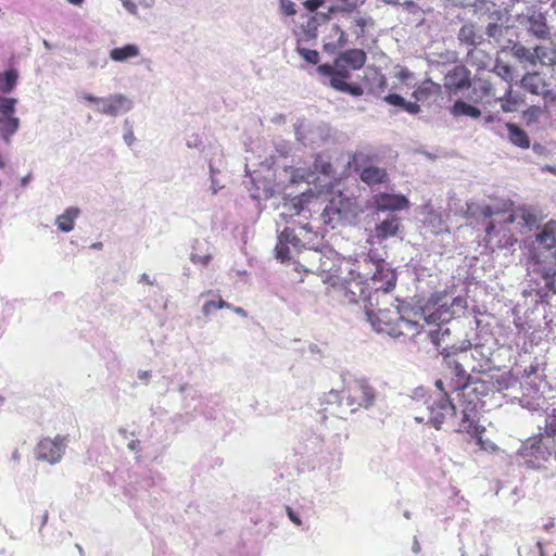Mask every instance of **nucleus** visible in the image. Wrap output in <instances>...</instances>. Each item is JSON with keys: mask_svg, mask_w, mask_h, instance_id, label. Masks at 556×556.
Instances as JSON below:
<instances>
[{"mask_svg": "<svg viewBox=\"0 0 556 556\" xmlns=\"http://www.w3.org/2000/svg\"><path fill=\"white\" fill-rule=\"evenodd\" d=\"M275 252L281 262L292 261L293 270L299 274L301 270L314 274L319 268L317 263L321 260V250L302 245L290 228H285L279 235Z\"/></svg>", "mask_w": 556, "mask_h": 556, "instance_id": "1", "label": "nucleus"}, {"mask_svg": "<svg viewBox=\"0 0 556 556\" xmlns=\"http://www.w3.org/2000/svg\"><path fill=\"white\" fill-rule=\"evenodd\" d=\"M367 321L378 333H386L392 338L415 337L420 333L422 326L419 321L402 316L397 305L366 312Z\"/></svg>", "mask_w": 556, "mask_h": 556, "instance_id": "2", "label": "nucleus"}, {"mask_svg": "<svg viewBox=\"0 0 556 556\" xmlns=\"http://www.w3.org/2000/svg\"><path fill=\"white\" fill-rule=\"evenodd\" d=\"M376 399L374 388L364 378H350L344 380L342 390H331L328 402H339L348 412L355 413L362 408H369Z\"/></svg>", "mask_w": 556, "mask_h": 556, "instance_id": "3", "label": "nucleus"}, {"mask_svg": "<svg viewBox=\"0 0 556 556\" xmlns=\"http://www.w3.org/2000/svg\"><path fill=\"white\" fill-rule=\"evenodd\" d=\"M357 214L355 200L342 193L333 195L321 212L324 224L331 229L353 219Z\"/></svg>", "mask_w": 556, "mask_h": 556, "instance_id": "4", "label": "nucleus"}, {"mask_svg": "<svg viewBox=\"0 0 556 556\" xmlns=\"http://www.w3.org/2000/svg\"><path fill=\"white\" fill-rule=\"evenodd\" d=\"M320 76L329 78V85L334 90L359 97L364 93L363 88L357 84H349L351 77L350 67L345 64L338 63V58L334 59L333 64H320L316 68Z\"/></svg>", "mask_w": 556, "mask_h": 556, "instance_id": "5", "label": "nucleus"}, {"mask_svg": "<svg viewBox=\"0 0 556 556\" xmlns=\"http://www.w3.org/2000/svg\"><path fill=\"white\" fill-rule=\"evenodd\" d=\"M363 265L365 267L371 268L374 267V271L358 273L357 276L363 281H371V288L376 291L389 292L391 289L395 287L396 276L393 270L388 268L383 261L381 260H372L370 257H365L363 260Z\"/></svg>", "mask_w": 556, "mask_h": 556, "instance_id": "6", "label": "nucleus"}, {"mask_svg": "<svg viewBox=\"0 0 556 556\" xmlns=\"http://www.w3.org/2000/svg\"><path fill=\"white\" fill-rule=\"evenodd\" d=\"M444 363L451 370L453 389L458 391V397H469L471 393L478 392L479 384L483 387L480 380H472L471 376L464 368L463 363L454 355L445 354Z\"/></svg>", "mask_w": 556, "mask_h": 556, "instance_id": "7", "label": "nucleus"}, {"mask_svg": "<svg viewBox=\"0 0 556 556\" xmlns=\"http://www.w3.org/2000/svg\"><path fill=\"white\" fill-rule=\"evenodd\" d=\"M459 410L460 417L456 431L466 432L468 434L471 433H485L486 429L484 426L480 425V399L476 396L475 399L469 397H460L459 399Z\"/></svg>", "mask_w": 556, "mask_h": 556, "instance_id": "8", "label": "nucleus"}, {"mask_svg": "<svg viewBox=\"0 0 556 556\" xmlns=\"http://www.w3.org/2000/svg\"><path fill=\"white\" fill-rule=\"evenodd\" d=\"M372 160L374 156L363 151H357L352 155L350 164L356 172H359V178L364 184L375 186L387 182L389 176L386 168L374 165L365 166Z\"/></svg>", "mask_w": 556, "mask_h": 556, "instance_id": "9", "label": "nucleus"}, {"mask_svg": "<svg viewBox=\"0 0 556 556\" xmlns=\"http://www.w3.org/2000/svg\"><path fill=\"white\" fill-rule=\"evenodd\" d=\"M65 443L66 438L61 435H56L54 439H41L35 450L36 458L52 465L56 464L63 456Z\"/></svg>", "mask_w": 556, "mask_h": 556, "instance_id": "10", "label": "nucleus"}, {"mask_svg": "<svg viewBox=\"0 0 556 556\" xmlns=\"http://www.w3.org/2000/svg\"><path fill=\"white\" fill-rule=\"evenodd\" d=\"M429 410V420L437 429H440L447 419L457 415V407L450 401L446 392H443L442 396L432 403Z\"/></svg>", "mask_w": 556, "mask_h": 556, "instance_id": "11", "label": "nucleus"}, {"mask_svg": "<svg viewBox=\"0 0 556 556\" xmlns=\"http://www.w3.org/2000/svg\"><path fill=\"white\" fill-rule=\"evenodd\" d=\"M374 203L377 211H401L409 205L408 199L403 194H392L380 192L374 197Z\"/></svg>", "mask_w": 556, "mask_h": 556, "instance_id": "12", "label": "nucleus"}, {"mask_svg": "<svg viewBox=\"0 0 556 556\" xmlns=\"http://www.w3.org/2000/svg\"><path fill=\"white\" fill-rule=\"evenodd\" d=\"M101 104L102 106L99 109V112L110 116H116L131 109V101L123 94H112L108 98H102Z\"/></svg>", "mask_w": 556, "mask_h": 556, "instance_id": "13", "label": "nucleus"}, {"mask_svg": "<svg viewBox=\"0 0 556 556\" xmlns=\"http://www.w3.org/2000/svg\"><path fill=\"white\" fill-rule=\"evenodd\" d=\"M337 58L339 65L345 64L351 71L363 68L367 61L366 52L362 49H349L341 52Z\"/></svg>", "mask_w": 556, "mask_h": 556, "instance_id": "14", "label": "nucleus"}, {"mask_svg": "<svg viewBox=\"0 0 556 556\" xmlns=\"http://www.w3.org/2000/svg\"><path fill=\"white\" fill-rule=\"evenodd\" d=\"M448 87L459 91L470 87V72L465 66L454 67L447 75Z\"/></svg>", "mask_w": 556, "mask_h": 556, "instance_id": "15", "label": "nucleus"}, {"mask_svg": "<svg viewBox=\"0 0 556 556\" xmlns=\"http://www.w3.org/2000/svg\"><path fill=\"white\" fill-rule=\"evenodd\" d=\"M441 93V86L431 79L424 80L413 92L416 101H432Z\"/></svg>", "mask_w": 556, "mask_h": 556, "instance_id": "16", "label": "nucleus"}, {"mask_svg": "<svg viewBox=\"0 0 556 556\" xmlns=\"http://www.w3.org/2000/svg\"><path fill=\"white\" fill-rule=\"evenodd\" d=\"M520 84L523 89L529 91L532 94H543L547 93L546 83L544 78L536 72L527 73L520 80Z\"/></svg>", "mask_w": 556, "mask_h": 556, "instance_id": "17", "label": "nucleus"}, {"mask_svg": "<svg viewBox=\"0 0 556 556\" xmlns=\"http://www.w3.org/2000/svg\"><path fill=\"white\" fill-rule=\"evenodd\" d=\"M318 27L319 25L315 21V17H312L311 15L305 23L301 24L298 30H294L296 43H307L316 40L318 36Z\"/></svg>", "mask_w": 556, "mask_h": 556, "instance_id": "18", "label": "nucleus"}, {"mask_svg": "<svg viewBox=\"0 0 556 556\" xmlns=\"http://www.w3.org/2000/svg\"><path fill=\"white\" fill-rule=\"evenodd\" d=\"M529 31L539 39H547L549 37V27L546 18L542 13H533L528 17Z\"/></svg>", "mask_w": 556, "mask_h": 556, "instance_id": "19", "label": "nucleus"}, {"mask_svg": "<svg viewBox=\"0 0 556 556\" xmlns=\"http://www.w3.org/2000/svg\"><path fill=\"white\" fill-rule=\"evenodd\" d=\"M536 241L545 249L556 247V220L549 219L535 236Z\"/></svg>", "mask_w": 556, "mask_h": 556, "instance_id": "20", "label": "nucleus"}, {"mask_svg": "<svg viewBox=\"0 0 556 556\" xmlns=\"http://www.w3.org/2000/svg\"><path fill=\"white\" fill-rule=\"evenodd\" d=\"M400 229V219L391 216L375 227V236L378 240L382 241L389 237H394Z\"/></svg>", "mask_w": 556, "mask_h": 556, "instance_id": "21", "label": "nucleus"}, {"mask_svg": "<svg viewBox=\"0 0 556 556\" xmlns=\"http://www.w3.org/2000/svg\"><path fill=\"white\" fill-rule=\"evenodd\" d=\"M508 132V140L514 146L520 149H529L531 141L528 134L514 123H506L505 125Z\"/></svg>", "mask_w": 556, "mask_h": 556, "instance_id": "22", "label": "nucleus"}, {"mask_svg": "<svg viewBox=\"0 0 556 556\" xmlns=\"http://www.w3.org/2000/svg\"><path fill=\"white\" fill-rule=\"evenodd\" d=\"M503 112L510 113L516 112L520 105L525 102L521 94L513 91L511 86L506 90L505 94L498 98Z\"/></svg>", "mask_w": 556, "mask_h": 556, "instance_id": "23", "label": "nucleus"}, {"mask_svg": "<svg viewBox=\"0 0 556 556\" xmlns=\"http://www.w3.org/2000/svg\"><path fill=\"white\" fill-rule=\"evenodd\" d=\"M79 215L77 207H68L63 214L58 216L56 226L63 232H68L74 229L75 220Z\"/></svg>", "mask_w": 556, "mask_h": 556, "instance_id": "24", "label": "nucleus"}, {"mask_svg": "<svg viewBox=\"0 0 556 556\" xmlns=\"http://www.w3.org/2000/svg\"><path fill=\"white\" fill-rule=\"evenodd\" d=\"M139 55V48L134 43L114 48L110 51V58L115 62H124Z\"/></svg>", "mask_w": 556, "mask_h": 556, "instance_id": "25", "label": "nucleus"}, {"mask_svg": "<svg viewBox=\"0 0 556 556\" xmlns=\"http://www.w3.org/2000/svg\"><path fill=\"white\" fill-rule=\"evenodd\" d=\"M451 113L455 117L469 116L472 118H478L481 115V111L478 108L468 104L462 100L455 101V103L451 108Z\"/></svg>", "mask_w": 556, "mask_h": 556, "instance_id": "26", "label": "nucleus"}, {"mask_svg": "<svg viewBox=\"0 0 556 556\" xmlns=\"http://www.w3.org/2000/svg\"><path fill=\"white\" fill-rule=\"evenodd\" d=\"M20 126L17 117L12 115L0 117V136L5 142L10 141V137L16 132Z\"/></svg>", "mask_w": 556, "mask_h": 556, "instance_id": "27", "label": "nucleus"}, {"mask_svg": "<svg viewBox=\"0 0 556 556\" xmlns=\"http://www.w3.org/2000/svg\"><path fill=\"white\" fill-rule=\"evenodd\" d=\"M18 72L15 68H10L0 73V91L3 93L11 92L17 83Z\"/></svg>", "mask_w": 556, "mask_h": 556, "instance_id": "28", "label": "nucleus"}, {"mask_svg": "<svg viewBox=\"0 0 556 556\" xmlns=\"http://www.w3.org/2000/svg\"><path fill=\"white\" fill-rule=\"evenodd\" d=\"M305 43H295L296 53L303 58L307 64L317 65L320 61V55L317 50L307 49Z\"/></svg>", "mask_w": 556, "mask_h": 556, "instance_id": "29", "label": "nucleus"}, {"mask_svg": "<svg viewBox=\"0 0 556 556\" xmlns=\"http://www.w3.org/2000/svg\"><path fill=\"white\" fill-rule=\"evenodd\" d=\"M492 84L485 79H478L473 84L472 93L476 96L475 100H481L492 94Z\"/></svg>", "mask_w": 556, "mask_h": 556, "instance_id": "30", "label": "nucleus"}, {"mask_svg": "<svg viewBox=\"0 0 556 556\" xmlns=\"http://www.w3.org/2000/svg\"><path fill=\"white\" fill-rule=\"evenodd\" d=\"M458 39L460 42L466 43L468 46L477 45V34L473 25L466 24L463 25L458 33Z\"/></svg>", "mask_w": 556, "mask_h": 556, "instance_id": "31", "label": "nucleus"}, {"mask_svg": "<svg viewBox=\"0 0 556 556\" xmlns=\"http://www.w3.org/2000/svg\"><path fill=\"white\" fill-rule=\"evenodd\" d=\"M471 438L476 439L477 445L479 448L486 453H494L498 450L497 445L492 442L491 440L484 439V433H480L477 431V433L469 434Z\"/></svg>", "mask_w": 556, "mask_h": 556, "instance_id": "32", "label": "nucleus"}, {"mask_svg": "<svg viewBox=\"0 0 556 556\" xmlns=\"http://www.w3.org/2000/svg\"><path fill=\"white\" fill-rule=\"evenodd\" d=\"M445 336H450V329L447 327H444L443 325H437L435 329H431L429 331V337L431 339V342L437 348H440L442 345V342H444Z\"/></svg>", "mask_w": 556, "mask_h": 556, "instance_id": "33", "label": "nucleus"}, {"mask_svg": "<svg viewBox=\"0 0 556 556\" xmlns=\"http://www.w3.org/2000/svg\"><path fill=\"white\" fill-rule=\"evenodd\" d=\"M230 307H231V305L229 303H227L223 299L218 298L217 300L206 301L203 304L202 312L205 316H208L216 309L230 308Z\"/></svg>", "mask_w": 556, "mask_h": 556, "instance_id": "34", "label": "nucleus"}, {"mask_svg": "<svg viewBox=\"0 0 556 556\" xmlns=\"http://www.w3.org/2000/svg\"><path fill=\"white\" fill-rule=\"evenodd\" d=\"M534 63L546 64V61H552L551 51L544 46H536L533 49Z\"/></svg>", "mask_w": 556, "mask_h": 556, "instance_id": "35", "label": "nucleus"}, {"mask_svg": "<svg viewBox=\"0 0 556 556\" xmlns=\"http://www.w3.org/2000/svg\"><path fill=\"white\" fill-rule=\"evenodd\" d=\"M317 265L320 268H318V270H316L314 274L319 275V276H323L324 274L331 273V270L334 267L333 260L329 256H326L323 252H321V260H320V262L317 263Z\"/></svg>", "mask_w": 556, "mask_h": 556, "instance_id": "36", "label": "nucleus"}, {"mask_svg": "<svg viewBox=\"0 0 556 556\" xmlns=\"http://www.w3.org/2000/svg\"><path fill=\"white\" fill-rule=\"evenodd\" d=\"M16 100L13 98L0 97V113L2 117L10 116L14 113Z\"/></svg>", "mask_w": 556, "mask_h": 556, "instance_id": "37", "label": "nucleus"}, {"mask_svg": "<svg viewBox=\"0 0 556 556\" xmlns=\"http://www.w3.org/2000/svg\"><path fill=\"white\" fill-rule=\"evenodd\" d=\"M279 12L283 16H294L296 14L295 3L291 0H279Z\"/></svg>", "mask_w": 556, "mask_h": 556, "instance_id": "38", "label": "nucleus"}, {"mask_svg": "<svg viewBox=\"0 0 556 556\" xmlns=\"http://www.w3.org/2000/svg\"><path fill=\"white\" fill-rule=\"evenodd\" d=\"M345 9L340 7H331L326 13H314L312 17H315V21L320 26L324 23H327L331 18V14L334 12H343Z\"/></svg>", "mask_w": 556, "mask_h": 556, "instance_id": "39", "label": "nucleus"}, {"mask_svg": "<svg viewBox=\"0 0 556 556\" xmlns=\"http://www.w3.org/2000/svg\"><path fill=\"white\" fill-rule=\"evenodd\" d=\"M495 72L498 76H501L506 81L513 80V68L508 64L505 63H496Z\"/></svg>", "mask_w": 556, "mask_h": 556, "instance_id": "40", "label": "nucleus"}, {"mask_svg": "<svg viewBox=\"0 0 556 556\" xmlns=\"http://www.w3.org/2000/svg\"><path fill=\"white\" fill-rule=\"evenodd\" d=\"M554 266H546L542 269V277L546 280V286L551 288L553 279L556 277V251L553 253Z\"/></svg>", "mask_w": 556, "mask_h": 556, "instance_id": "41", "label": "nucleus"}, {"mask_svg": "<svg viewBox=\"0 0 556 556\" xmlns=\"http://www.w3.org/2000/svg\"><path fill=\"white\" fill-rule=\"evenodd\" d=\"M515 55L519 59L527 61L531 65H535L533 51L526 47H519L515 50Z\"/></svg>", "mask_w": 556, "mask_h": 556, "instance_id": "42", "label": "nucleus"}, {"mask_svg": "<svg viewBox=\"0 0 556 556\" xmlns=\"http://www.w3.org/2000/svg\"><path fill=\"white\" fill-rule=\"evenodd\" d=\"M332 29L338 35V40L334 48H343L348 43L346 33L337 24L333 25Z\"/></svg>", "mask_w": 556, "mask_h": 556, "instance_id": "43", "label": "nucleus"}, {"mask_svg": "<svg viewBox=\"0 0 556 556\" xmlns=\"http://www.w3.org/2000/svg\"><path fill=\"white\" fill-rule=\"evenodd\" d=\"M540 113H541V109L536 105H532L523 112V116L529 122H535L538 119V116L540 115Z\"/></svg>", "mask_w": 556, "mask_h": 556, "instance_id": "44", "label": "nucleus"}, {"mask_svg": "<svg viewBox=\"0 0 556 556\" xmlns=\"http://www.w3.org/2000/svg\"><path fill=\"white\" fill-rule=\"evenodd\" d=\"M325 3V0H305L303 2V7L309 11V12H315L317 13L316 11L323 7Z\"/></svg>", "mask_w": 556, "mask_h": 556, "instance_id": "45", "label": "nucleus"}, {"mask_svg": "<svg viewBox=\"0 0 556 556\" xmlns=\"http://www.w3.org/2000/svg\"><path fill=\"white\" fill-rule=\"evenodd\" d=\"M386 102L395 106H403L405 99L396 93H390L384 98Z\"/></svg>", "mask_w": 556, "mask_h": 556, "instance_id": "46", "label": "nucleus"}, {"mask_svg": "<svg viewBox=\"0 0 556 556\" xmlns=\"http://www.w3.org/2000/svg\"><path fill=\"white\" fill-rule=\"evenodd\" d=\"M211 260H212L211 254H204V255L192 254L191 255V262L193 264H200L202 266H207L208 263L211 262Z\"/></svg>", "mask_w": 556, "mask_h": 556, "instance_id": "47", "label": "nucleus"}, {"mask_svg": "<svg viewBox=\"0 0 556 556\" xmlns=\"http://www.w3.org/2000/svg\"><path fill=\"white\" fill-rule=\"evenodd\" d=\"M404 109V111L410 113V114H417L420 112V105L416 102H407L405 101V103L403 104L402 106Z\"/></svg>", "mask_w": 556, "mask_h": 556, "instance_id": "48", "label": "nucleus"}, {"mask_svg": "<svg viewBox=\"0 0 556 556\" xmlns=\"http://www.w3.org/2000/svg\"><path fill=\"white\" fill-rule=\"evenodd\" d=\"M286 511H287L288 517L294 525H296V526L302 525L300 517L293 511V509L290 506L286 507Z\"/></svg>", "mask_w": 556, "mask_h": 556, "instance_id": "49", "label": "nucleus"}, {"mask_svg": "<svg viewBox=\"0 0 556 556\" xmlns=\"http://www.w3.org/2000/svg\"><path fill=\"white\" fill-rule=\"evenodd\" d=\"M538 371H539V364H531L530 366H527L523 369V376L529 378V377L535 375Z\"/></svg>", "mask_w": 556, "mask_h": 556, "instance_id": "50", "label": "nucleus"}, {"mask_svg": "<svg viewBox=\"0 0 556 556\" xmlns=\"http://www.w3.org/2000/svg\"><path fill=\"white\" fill-rule=\"evenodd\" d=\"M413 77V73L410 71H408L407 68H402L399 73H397V78L402 81H407L408 79H410Z\"/></svg>", "mask_w": 556, "mask_h": 556, "instance_id": "51", "label": "nucleus"}, {"mask_svg": "<svg viewBox=\"0 0 556 556\" xmlns=\"http://www.w3.org/2000/svg\"><path fill=\"white\" fill-rule=\"evenodd\" d=\"M123 7L129 12L135 14L137 12V5L131 0H121Z\"/></svg>", "mask_w": 556, "mask_h": 556, "instance_id": "52", "label": "nucleus"}, {"mask_svg": "<svg viewBox=\"0 0 556 556\" xmlns=\"http://www.w3.org/2000/svg\"><path fill=\"white\" fill-rule=\"evenodd\" d=\"M83 99L90 103H101L102 98L94 97L90 93H84Z\"/></svg>", "mask_w": 556, "mask_h": 556, "instance_id": "53", "label": "nucleus"}, {"mask_svg": "<svg viewBox=\"0 0 556 556\" xmlns=\"http://www.w3.org/2000/svg\"><path fill=\"white\" fill-rule=\"evenodd\" d=\"M353 24L356 26V27H359L362 30L366 27L367 23H366V20L363 18V17H357L353 21Z\"/></svg>", "mask_w": 556, "mask_h": 556, "instance_id": "54", "label": "nucleus"}, {"mask_svg": "<svg viewBox=\"0 0 556 556\" xmlns=\"http://www.w3.org/2000/svg\"><path fill=\"white\" fill-rule=\"evenodd\" d=\"M494 229H495V224H494V222H490V223L488 224L486 228H485V233H486V237H488L489 239H491V237H492V233H493Z\"/></svg>", "mask_w": 556, "mask_h": 556, "instance_id": "55", "label": "nucleus"}, {"mask_svg": "<svg viewBox=\"0 0 556 556\" xmlns=\"http://www.w3.org/2000/svg\"><path fill=\"white\" fill-rule=\"evenodd\" d=\"M140 447V441L139 440H131L129 443H128V448L130 451H138Z\"/></svg>", "mask_w": 556, "mask_h": 556, "instance_id": "56", "label": "nucleus"}, {"mask_svg": "<svg viewBox=\"0 0 556 556\" xmlns=\"http://www.w3.org/2000/svg\"><path fill=\"white\" fill-rule=\"evenodd\" d=\"M482 214L484 217H491L494 214V212L492 207L488 205L482 208Z\"/></svg>", "mask_w": 556, "mask_h": 556, "instance_id": "57", "label": "nucleus"}, {"mask_svg": "<svg viewBox=\"0 0 556 556\" xmlns=\"http://www.w3.org/2000/svg\"><path fill=\"white\" fill-rule=\"evenodd\" d=\"M229 309H232L236 314L240 315V316H243L245 317L247 316V313L243 308L241 307H230Z\"/></svg>", "mask_w": 556, "mask_h": 556, "instance_id": "58", "label": "nucleus"}, {"mask_svg": "<svg viewBox=\"0 0 556 556\" xmlns=\"http://www.w3.org/2000/svg\"><path fill=\"white\" fill-rule=\"evenodd\" d=\"M149 377H150V372L149 371H140L139 372V378L140 379L147 380Z\"/></svg>", "mask_w": 556, "mask_h": 556, "instance_id": "59", "label": "nucleus"}, {"mask_svg": "<svg viewBox=\"0 0 556 556\" xmlns=\"http://www.w3.org/2000/svg\"><path fill=\"white\" fill-rule=\"evenodd\" d=\"M515 220H516V217L514 214H509V216L506 218L507 224H513V223H515Z\"/></svg>", "mask_w": 556, "mask_h": 556, "instance_id": "60", "label": "nucleus"}, {"mask_svg": "<svg viewBox=\"0 0 556 556\" xmlns=\"http://www.w3.org/2000/svg\"><path fill=\"white\" fill-rule=\"evenodd\" d=\"M331 172V164L323 166V173L329 174Z\"/></svg>", "mask_w": 556, "mask_h": 556, "instance_id": "61", "label": "nucleus"}, {"mask_svg": "<svg viewBox=\"0 0 556 556\" xmlns=\"http://www.w3.org/2000/svg\"><path fill=\"white\" fill-rule=\"evenodd\" d=\"M546 170H548L549 173H552L553 175L556 176V166L547 165Z\"/></svg>", "mask_w": 556, "mask_h": 556, "instance_id": "62", "label": "nucleus"}, {"mask_svg": "<svg viewBox=\"0 0 556 556\" xmlns=\"http://www.w3.org/2000/svg\"><path fill=\"white\" fill-rule=\"evenodd\" d=\"M4 167H5V161H4L2 153L0 152V169H3Z\"/></svg>", "mask_w": 556, "mask_h": 556, "instance_id": "63", "label": "nucleus"}, {"mask_svg": "<svg viewBox=\"0 0 556 556\" xmlns=\"http://www.w3.org/2000/svg\"><path fill=\"white\" fill-rule=\"evenodd\" d=\"M435 387L438 389H440L441 391H444V389H443V381L442 380H437L435 381Z\"/></svg>", "mask_w": 556, "mask_h": 556, "instance_id": "64", "label": "nucleus"}]
</instances>
